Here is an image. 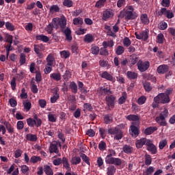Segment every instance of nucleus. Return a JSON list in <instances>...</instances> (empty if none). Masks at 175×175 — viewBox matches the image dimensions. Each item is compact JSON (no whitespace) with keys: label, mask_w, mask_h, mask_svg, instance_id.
Returning a JSON list of instances; mask_svg holds the SVG:
<instances>
[{"label":"nucleus","mask_w":175,"mask_h":175,"mask_svg":"<svg viewBox=\"0 0 175 175\" xmlns=\"http://www.w3.org/2000/svg\"><path fill=\"white\" fill-rule=\"evenodd\" d=\"M125 18V20H135L139 17L137 12H135L133 5H129L126 7L124 11H121L118 15L119 18Z\"/></svg>","instance_id":"nucleus-1"},{"label":"nucleus","mask_w":175,"mask_h":175,"mask_svg":"<svg viewBox=\"0 0 175 175\" xmlns=\"http://www.w3.org/2000/svg\"><path fill=\"white\" fill-rule=\"evenodd\" d=\"M169 102H170L169 95L165 93H160L154 98L152 106L154 109H155L159 106V103H163V105H165L166 103H169Z\"/></svg>","instance_id":"nucleus-2"},{"label":"nucleus","mask_w":175,"mask_h":175,"mask_svg":"<svg viewBox=\"0 0 175 175\" xmlns=\"http://www.w3.org/2000/svg\"><path fill=\"white\" fill-rule=\"evenodd\" d=\"M167 116H169V111L166 108H163L159 116H157L156 118V122L157 124H159L161 126H166L167 125V123L166 122L165 119L167 118Z\"/></svg>","instance_id":"nucleus-3"},{"label":"nucleus","mask_w":175,"mask_h":175,"mask_svg":"<svg viewBox=\"0 0 175 175\" xmlns=\"http://www.w3.org/2000/svg\"><path fill=\"white\" fill-rule=\"evenodd\" d=\"M108 133H110V135H115L113 137L115 140H121V139H122V131L118 129V128L110 129L108 130Z\"/></svg>","instance_id":"nucleus-4"},{"label":"nucleus","mask_w":175,"mask_h":175,"mask_svg":"<svg viewBox=\"0 0 175 175\" xmlns=\"http://www.w3.org/2000/svg\"><path fill=\"white\" fill-rule=\"evenodd\" d=\"M157 16L162 17L165 16L167 18H173L174 17V14L171 10H167L166 8H161L160 11L157 12Z\"/></svg>","instance_id":"nucleus-5"},{"label":"nucleus","mask_w":175,"mask_h":175,"mask_svg":"<svg viewBox=\"0 0 175 175\" xmlns=\"http://www.w3.org/2000/svg\"><path fill=\"white\" fill-rule=\"evenodd\" d=\"M137 66L139 72H146V70H148V68H150V62H143L139 59L137 63Z\"/></svg>","instance_id":"nucleus-6"},{"label":"nucleus","mask_w":175,"mask_h":175,"mask_svg":"<svg viewBox=\"0 0 175 175\" xmlns=\"http://www.w3.org/2000/svg\"><path fill=\"white\" fill-rule=\"evenodd\" d=\"M5 42H8V43H9V44H8L5 46L6 52H7L6 57L8 58V57H9V53H10V51L13 50V49H12V44L13 43V36L10 34H6Z\"/></svg>","instance_id":"nucleus-7"},{"label":"nucleus","mask_w":175,"mask_h":175,"mask_svg":"<svg viewBox=\"0 0 175 175\" xmlns=\"http://www.w3.org/2000/svg\"><path fill=\"white\" fill-rule=\"evenodd\" d=\"M53 21H55L56 25L60 27L61 29H65V27H66V18L64 16L60 18H55L53 19Z\"/></svg>","instance_id":"nucleus-8"},{"label":"nucleus","mask_w":175,"mask_h":175,"mask_svg":"<svg viewBox=\"0 0 175 175\" xmlns=\"http://www.w3.org/2000/svg\"><path fill=\"white\" fill-rule=\"evenodd\" d=\"M114 16V12L113 10L109 9V10H105L103 12V20L104 21H107L109 18H112V17Z\"/></svg>","instance_id":"nucleus-9"},{"label":"nucleus","mask_w":175,"mask_h":175,"mask_svg":"<svg viewBox=\"0 0 175 175\" xmlns=\"http://www.w3.org/2000/svg\"><path fill=\"white\" fill-rule=\"evenodd\" d=\"M126 118L129 121H133V122H135V125H136L137 126H139V125H140V117H139V116L137 115L131 114L126 116Z\"/></svg>","instance_id":"nucleus-10"},{"label":"nucleus","mask_w":175,"mask_h":175,"mask_svg":"<svg viewBox=\"0 0 175 175\" xmlns=\"http://www.w3.org/2000/svg\"><path fill=\"white\" fill-rule=\"evenodd\" d=\"M139 126H136L135 122H132L131 126L130 127V133L133 137H137L139 136Z\"/></svg>","instance_id":"nucleus-11"},{"label":"nucleus","mask_w":175,"mask_h":175,"mask_svg":"<svg viewBox=\"0 0 175 175\" xmlns=\"http://www.w3.org/2000/svg\"><path fill=\"white\" fill-rule=\"evenodd\" d=\"M146 146H147L148 151H150V152H151V154H155L158 152V150L157 148V146L153 144L152 141L149 139L148 142H147Z\"/></svg>","instance_id":"nucleus-12"},{"label":"nucleus","mask_w":175,"mask_h":175,"mask_svg":"<svg viewBox=\"0 0 175 175\" xmlns=\"http://www.w3.org/2000/svg\"><path fill=\"white\" fill-rule=\"evenodd\" d=\"M100 76L102 79H105V80H108V81H112V83L116 81V78L113 77V75H110L107 71L103 72Z\"/></svg>","instance_id":"nucleus-13"},{"label":"nucleus","mask_w":175,"mask_h":175,"mask_svg":"<svg viewBox=\"0 0 175 175\" xmlns=\"http://www.w3.org/2000/svg\"><path fill=\"white\" fill-rule=\"evenodd\" d=\"M59 91V89L58 88H55L53 90V96L51 98V103H55L58 99H59V93H58Z\"/></svg>","instance_id":"nucleus-14"},{"label":"nucleus","mask_w":175,"mask_h":175,"mask_svg":"<svg viewBox=\"0 0 175 175\" xmlns=\"http://www.w3.org/2000/svg\"><path fill=\"white\" fill-rule=\"evenodd\" d=\"M106 99V102H107V105L109 107H114V105L116 103V97L113 95H110V96H107L105 98Z\"/></svg>","instance_id":"nucleus-15"},{"label":"nucleus","mask_w":175,"mask_h":175,"mask_svg":"<svg viewBox=\"0 0 175 175\" xmlns=\"http://www.w3.org/2000/svg\"><path fill=\"white\" fill-rule=\"evenodd\" d=\"M62 32L64 33L66 40H68V42L72 41V30L69 27H66L65 29H62Z\"/></svg>","instance_id":"nucleus-16"},{"label":"nucleus","mask_w":175,"mask_h":175,"mask_svg":"<svg viewBox=\"0 0 175 175\" xmlns=\"http://www.w3.org/2000/svg\"><path fill=\"white\" fill-rule=\"evenodd\" d=\"M167 72H169V66L166 64L160 65L157 68V73L159 75H165Z\"/></svg>","instance_id":"nucleus-17"},{"label":"nucleus","mask_w":175,"mask_h":175,"mask_svg":"<svg viewBox=\"0 0 175 175\" xmlns=\"http://www.w3.org/2000/svg\"><path fill=\"white\" fill-rule=\"evenodd\" d=\"M150 141V139H147L146 138H142L140 139H138L136 143L135 146L137 148H142L143 146H147V143Z\"/></svg>","instance_id":"nucleus-18"},{"label":"nucleus","mask_w":175,"mask_h":175,"mask_svg":"<svg viewBox=\"0 0 175 175\" xmlns=\"http://www.w3.org/2000/svg\"><path fill=\"white\" fill-rule=\"evenodd\" d=\"M58 144L57 142H53L51 144L50 148H49V151L51 153L55 152V154H58L59 152V150H58Z\"/></svg>","instance_id":"nucleus-19"},{"label":"nucleus","mask_w":175,"mask_h":175,"mask_svg":"<svg viewBox=\"0 0 175 175\" xmlns=\"http://www.w3.org/2000/svg\"><path fill=\"white\" fill-rule=\"evenodd\" d=\"M46 65L48 66H53V65H54V62H55V59L54 58V55H53V54H49L47 57H46Z\"/></svg>","instance_id":"nucleus-20"},{"label":"nucleus","mask_w":175,"mask_h":175,"mask_svg":"<svg viewBox=\"0 0 175 175\" xmlns=\"http://www.w3.org/2000/svg\"><path fill=\"white\" fill-rule=\"evenodd\" d=\"M62 163H63V167L66 169L67 172H70L72 168L70 167V165L69 164V161L66 157H63L62 159Z\"/></svg>","instance_id":"nucleus-21"},{"label":"nucleus","mask_w":175,"mask_h":175,"mask_svg":"<svg viewBox=\"0 0 175 175\" xmlns=\"http://www.w3.org/2000/svg\"><path fill=\"white\" fill-rule=\"evenodd\" d=\"M140 20L142 23L144 24V25H148V24H150V19H148V16H147V14H141Z\"/></svg>","instance_id":"nucleus-22"},{"label":"nucleus","mask_w":175,"mask_h":175,"mask_svg":"<svg viewBox=\"0 0 175 175\" xmlns=\"http://www.w3.org/2000/svg\"><path fill=\"white\" fill-rule=\"evenodd\" d=\"M155 131H158V128L157 126H150L145 129L144 133L145 135H151L154 133Z\"/></svg>","instance_id":"nucleus-23"},{"label":"nucleus","mask_w":175,"mask_h":175,"mask_svg":"<svg viewBox=\"0 0 175 175\" xmlns=\"http://www.w3.org/2000/svg\"><path fill=\"white\" fill-rule=\"evenodd\" d=\"M126 98H128L126 92H124L123 93H122V96L118 99L119 105H124V103L126 102Z\"/></svg>","instance_id":"nucleus-24"},{"label":"nucleus","mask_w":175,"mask_h":175,"mask_svg":"<svg viewBox=\"0 0 175 175\" xmlns=\"http://www.w3.org/2000/svg\"><path fill=\"white\" fill-rule=\"evenodd\" d=\"M36 38L37 40H41V42H44V43H47V42L50 40V38H49V37L43 34L36 36Z\"/></svg>","instance_id":"nucleus-25"},{"label":"nucleus","mask_w":175,"mask_h":175,"mask_svg":"<svg viewBox=\"0 0 175 175\" xmlns=\"http://www.w3.org/2000/svg\"><path fill=\"white\" fill-rule=\"evenodd\" d=\"M93 40L94 36L91 33L86 34L83 38V41L85 42V43H92Z\"/></svg>","instance_id":"nucleus-26"},{"label":"nucleus","mask_w":175,"mask_h":175,"mask_svg":"<svg viewBox=\"0 0 175 175\" xmlns=\"http://www.w3.org/2000/svg\"><path fill=\"white\" fill-rule=\"evenodd\" d=\"M126 77L130 80H135V79H137V73L132 71H127Z\"/></svg>","instance_id":"nucleus-27"},{"label":"nucleus","mask_w":175,"mask_h":175,"mask_svg":"<svg viewBox=\"0 0 175 175\" xmlns=\"http://www.w3.org/2000/svg\"><path fill=\"white\" fill-rule=\"evenodd\" d=\"M51 79L55 80V81H59L61 80V73L59 72H53L50 75Z\"/></svg>","instance_id":"nucleus-28"},{"label":"nucleus","mask_w":175,"mask_h":175,"mask_svg":"<svg viewBox=\"0 0 175 175\" xmlns=\"http://www.w3.org/2000/svg\"><path fill=\"white\" fill-rule=\"evenodd\" d=\"M123 152H125V154H132L133 152V148H132L129 145H124L122 148Z\"/></svg>","instance_id":"nucleus-29"},{"label":"nucleus","mask_w":175,"mask_h":175,"mask_svg":"<svg viewBox=\"0 0 175 175\" xmlns=\"http://www.w3.org/2000/svg\"><path fill=\"white\" fill-rule=\"evenodd\" d=\"M105 5H106V0H98L95 4V8L102 9V8L105 7Z\"/></svg>","instance_id":"nucleus-30"},{"label":"nucleus","mask_w":175,"mask_h":175,"mask_svg":"<svg viewBox=\"0 0 175 175\" xmlns=\"http://www.w3.org/2000/svg\"><path fill=\"white\" fill-rule=\"evenodd\" d=\"M57 115L51 112L48 113V120L50 122H57Z\"/></svg>","instance_id":"nucleus-31"},{"label":"nucleus","mask_w":175,"mask_h":175,"mask_svg":"<svg viewBox=\"0 0 175 175\" xmlns=\"http://www.w3.org/2000/svg\"><path fill=\"white\" fill-rule=\"evenodd\" d=\"M165 147H167V139H161L159 143V150H163Z\"/></svg>","instance_id":"nucleus-32"},{"label":"nucleus","mask_w":175,"mask_h":175,"mask_svg":"<svg viewBox=\"0 0 175 175\" xmlns=\"http://www.w3.org/2000/svg\"><path fill=\"white\" fill-rule=\"evenodd\" d=\"M115 173H116V167H114L113 165H109L107 168V175H114Z\"/></svg>","instance_id":"nucleus-33"},{"label":"nucleus","mask_w":175,"mask_h":175,"mask_svg":"<svg viewBox=\"0 0 175 175\" xmlns=\"http://www.w3.org/2000/svg\"><path fill=\"white\" fill-rule=\"evenodd\" d=\"M103 46L105 49H107V47H113L114 46V41L113 40H109L107 42L104 41L103 42Z\"/></svg>","instance_id":"nucleus-34"},{"label":"nucleus","mask_w":175,"mask_h":175,"mask_svg":"<svg viewBox=\"0 0 175 175\" xmlns=\"http://www.w3.org/2000/svg\"><path fill=\"white\" fill-rule=\"evenodd\" d=\"M44 50V46L43 44H34L35 53H40Z\"/></svg>","instance_id":"nucleus-35"},{"label":"nucleus","mask_w":175,"mask_h":175,"mask_svg":"<svg viewBox=\"0 0 175 175\" xmlns=\"http://www.w3.org/2000/svg\"><path fill=\"white\" fill-rule=\"evenodd\" d=\"M27 140H29V142H36L38 140V137L36 135L33 134H27L26 135Z\"/></svg>","instance_id":"nucleus-36"},{"label":"nucleus","mask_w":175,"mask_h":175,"mask_svg":"<svg viewBox=\"0 0 175 175\" xmlns=\"http://www.w3.org/2000/svg\"><path fill=\"white\" fill-rule=\"evenodd\" d=\"M165 42V36L162 33H160L157 35V42L159 43V44H162Z\"/></svg>","instance_id":"nucleus-37"},{"label":"nucleus","mask_w":175,"mask_h":175,"mask_svg":"<svg viewBox=\"0 0 175 175\" xmlns=\"http://www.w3.org/2000/svg\"><path fill=\"white\" fill-rule=\"evenodd\" d=\"M152 162V159L151 158V155L145 154V165L147 166H150Z\"/></svg>","instance_id":"nucleus-38"},{"label":"nucleus","mask_w":175,"mask_h":175,"mask_svg":"<svg viewBox=\"0 0 175 175\" xmlns=\"http://www.w3.org/2000/svg\"><path fill=\"white\" fill-rule=\"evenodd\" d=\"M124 51H125L124 46L119 45L116 49V54L117 55H121L124 54Z\"/></svg>","instance_id":"nucleus-39"},{"label":"nucleus","mask_w":175,"mask_h":175,"mask_svg":"<svg viewBox=\"0 0 175 175\" xmlns=\"http://www.w3.org/2000/svg\"><path fill=\"white\" fill-rule=\"evenodd\" d=\"M70 162L72 165H79L81 162V159L79 157H74L71 159Z\"/></svg>","instance_id":"nucleus-40"},{"label":"nucleus","mask_w":175,"mask_h":175,"mask_svg":"<svg viewBox=\"0 0 175 175\" xmlns=\"http://www.w3.org/2000/svg\"><path fill=\"white\" fill-rule=\"evenodd\" d=\"M40 161H42V159L39 156H32L30 159L31 163H38Z\"/></svg>","instance_id":"nucleus-41"},{"label":"nucleus","mask_w":175,"mask_h":175,"mask_svg":"<svg viewBox=\"0 0 175 175\" xmlns=\"http://www.w3.org/2000/svg\"><path fill=\"white\" fill-rule=\"evenodd\" d=\"M44 172L47 175L54 174L53 172V170H51V167H50V166H49V165H44Z\"/></svg>","instance_id":"nucleus-42"},{"label":"nucleus","mask_w":175,"mask_h":175,"mask_svg":"<svg viewBox=\"0 0 175 175\" xmlns=\"http://www.w3.org/2000/svg\"><path fill=\"white\" fill-rule=\"evenodd\" d=\"M70 88L72 90L73 94H77V84L75 82H71L70 84Z\"/></svg>","instance_id":"nucleus-43"},{"label":"nucleus","mask_w":175,"mask_h":175,"mask_svg":"<svg viewBox=\"0 0 175 175\" xmlns=\"http://www.w3.org/2000/svg\"><path fill=\"white\" fill-rule=\"evenodd\" d=\"M80 157L81 159L83 161V162H85V163H87V165L90 166V158L87 155H85V154H83V153L80 154Z\"/></svg>","instance_id":"nucleus-44"},{"label":"nucleus","mask_w":175,"mask_h":175,"mask_svg":"<svg viewBox=\"0 0 175 175\" xmlns=\"http://www.w3.org/2000/svg\"><path fill=\"white\" fill-rule=\"evenodd\" d=\"M99 65H100V66H102V68H110L109 62L104 60V59H101L99 61Z\"/></svg>","instance_id":"nucleus-45"},{"label":"nucleus","mask_w":175,"mask_h":175,"mask_svg":"<svg viewBox=\"0 0 175 175\" xmlns=\"http://www.w3.org/2000/svg\"><path fill=\"white\" fill-rule=\"evenodd\" d=\"M74 25H83V18L78 17L73 19Z\"/></svg>","instance_id":"nucleus-46"},{"label":"nucleus","mask_w":175,"mask_h":175,"mask_svg":"<svg viewBox=\"0 0 175 175\" xmlns=\"http://www.w3.org/2000/svg\"><path fill=\"white\" fill-rule=\"evenodd\" d=\"M27 125H29V126L33 128V126H35V124H36V120L29 118L27 119Z\"/></svg>","instance_id":"nucleus-47"},{"label":"nucleus","mask_w":175,"mask_h":175,"mask_svg":"<svg viewBox=\"0 0 175 175\" xmlns=\"http://www.w3.org/2000/svg\"><path fill=\"white\" fill-rule=\"evenodd\" d=\"M4 124L5 125L9 133H13V132H14V129L9 122H5Z\"/></svg>","instance_id":"nucleus-48"},{"label":"nucleus","mask_w":175,"mask_h":175,"mask_svg":"<svg viewBox=\"0 0 175 175\" xmlns=\"http://www.w3.org/2000/svg\"><path fill=\"white\" fill-rule=\"evenodd\" d=\"M115 158L113 156H107L105 157V162L108 165H112Z\"/></svg>","instance_id":"nucleus-49"},{"label":"nucleus","mask_w":175,"mask_h":175,"mask_svg":"<svg viewBox=\"0 0 175 175\" xmlns=\"http://www.w3.org/2000/svg\"><path fill=\"white\" fill-rule=\"evenodd\" d=\"M107 145L106 143L103 141L100 142L98 144V148L100 151H105L106 150Z\"/></svg>","instance_id":"nucleus-50"},{"label":"nucleus","mask_w":175,"mask_h":175,"mask_svg":"<svg viewBox=\"0 0 175 175\" xmlns=\"http://www.w3.org/2000/svg\"><path fill=\"white\" fill-rule=\"evenodd\" d=\"M147 100V98L145 96H142L137 99L138 105H144Z\"/></svg>","instance_id":"nucleus-51"},{"label":"nucleus","mask_w":175,"mask_h":175,"mask_svg":"<svg viewBox=\"0 0 175 175\" xmlns=\"http://www.w3.org/2000/svg\"><path fill=\"white\" fill-rule=\"evenodd\" d=\"M123 44L125 47H129L131 44V40L128 37H125L123 39Z\"/></svg>","instance_id":"nucleus-52"},{"label":"nucleus","mask_w":175,"mask_h":175,"mask_svg":"<svg viewBox=\"0 0 175 175\" xmlns=\"http://www.w3.org/2000/svg\"><path fill=\"white\" fill-rule=\"evenodd\" d=\"M63 5L64 6H66V8H72L73 6V1L72 0H64Z\"/></svg>","instance_id":"nucleus-53"},{"label":"nucleus","mask_w":175,"mask_h":175,"mask_svg":"<svg viewBox=\"0 0 175 175\" xmlns=\"http://www.w3.org/2000/svg\"><path fill=\"white\" fill-rule=\"evenodd\" d=\"M23 106L26 111H29V110H31V104L29 101H25L23 103Z\"/></svg>","instance_id":"nucleus-54"},{"label":"nucleus","mask_w":175,"mask_h":175,"mask_svg":"<svg viewBox=\"0 0 175 175\" xmlns=\"http://www.w3.org/2000/svg\"><path fill=\"white\" fill-rule=\"evenodd\" d=\"M60 55L62 58H69V56L70 55V53L68 51H62L60 52Z\"/></svg>","instance_id":"nucleus-55"},{"label":"nucleus","mask_w":175,"mask_h":175,"mask_svg":"<svg viewBox=\"0 0 175 175\" xmlns=\"http://www.w3.org/2000/svg\"><path fill=\"white\" fill-rule=\"evenodd\" d=\"M104 121L105 124H111L113 122V117L107 115L104 117Z\"/></svg>","instance_id":"nucleus-56"},{"label":"nucleus","mask_w":175,"mask_h":175,"mask_svg":"<svg viewBox=\"0 0 175 175\" xmlns=\"http://www.w3.org/2000/svg\"><path fill=\"white\" fill-rule=\"evenodd\" d=\"M5 27L8 31H14V25L12 24L10 22H7L5 23Z\"/></svg>","instance_id":"nucleus-57"},{"label":"nucleus","mask_w":175,"mask_h":175,"mask_svg":"<svg viewBox=\"0 0 175 175\" xmlns=\"http://www.w3.org/2000/svg\"><path fill=\"white\" fill-rule=\"evenodd\" d=\"M25 62H26L25 54L21 53V55H20L19 63H20L21 65H24V64H25Z\"/></svg>","instance_id":"nucleus-58"},{"label":"nucleus","mask_w":175,"mask_h":175,"mask_svg":"<svg viewBox=\"0 0 175 175\" xmlns=\"http://www.w3.org/2000/svg\"><path fill=\"white\" fill-rule=\"evenodd\" d=\"M159 28L161 31H165V29H166V28H167V23H166V22H161L159 24Z\"/></svg>","instance_id":"nucleus-59"},{"label":"nucleus","mask_w":175,"mask_h":175,"mask_svg":"<svg viewBox=\"0 0 175 175\" xmlns=\"http://www.w3.org/2000/svg\"><path fill=\"white\" fill-rule=\"evenodd\" d=\"M144 87L145 88V90L148 92H150L152 90V87L151 86V83L146 82L144 84Z\"/></svg>","instance_id":"nucleus-60"},{"label":"nucleus","mask_w":175,"mask_h":175,"mask_svg":"<svg viewBox=\"0 0 175 175\" xmlns=\"http://www.w3.org/2000/svg\"><path fill=\"white\" fill-rule=\"evenodd\" d=\"M137 62H139V57L135 55H132L131 59V65H135Z\"/></svg>","instance_id":"nucleus-61"},{"label":"nucleus","mask_w":175,"mask_h":175,"mask_svg":"<svg viewBox=\"0 0 175 175\" xmlns=\"http://www.w3.org/2000/svg\"><path fill=\"white\" fill-rule=\"evenodd\" d=\"M122 163V161H121V159L119 158H115L113 159V161L112 163V165H115L116 166H120V165Z\"/></svg>","instance_id":"nucleus-62"},{"label":"nucleus","mask_w":175,"mask_h":175,"mask_svg":"<svg viewBox=\"0 0 175 175\" xmlns=\"http://www.w3.org/2000/svg\"><path fill=\"white\" fill-rule=\"evenodd\" d=\"M92 54H94L95 55H97V54H99V47L94 46H92L91 49Z\"/></svg>","instance_id":"nucleus-63"},{"label":"nucleus","mask_w":175,"mask_h":175,"mask_svg":"<svg viewBox=\"0 0 175 175\" xmlns=\"http://www.w3.org/2000/svg\"><path fill=\"white\" fill-rule=\"evenodd\" d=\"M107 48H105V46L103 48L100 49V55H109V51L107 50Z\"/></svg>","instance_id":"nucleus-64"}]
</instances>
